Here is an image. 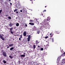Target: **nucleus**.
Masks as SVG:
<instances>
[{
  "label": "nucleus",
  "mask_w": 65,
  "mask_h": 65,
  "mask_svg": "<svg viewBox=\"0 0 65 65\" xmlns=\"http://www.w3.org/2000/svg\"><path fill=\"white\" fill-rule=\"evenodd\" d=\"M63 60V61H64V62H65V59H62Z\"/></svg>",
  "instance_id": "obj_38"
},
{
  "label": "nucleus",
  "mask_w": 65,
  "mask_h": 65,
  "mask_svg": "<svg viewBox=\"0 0 65 65\" xmlns=\"http://www.w3.org/2000/svg\"><path fill=\"white\" fill-rule=\"evenodd\" d=\"M20 57H25V55H20Z\"/></svg>",
  "instance_id": "obj_8"
},
{
  "label": "nucleus",
  "mask_w": 65,
  "mask_h": 65,
  "mask_svg": "<svg viewBox=\"0 0 65 65\" xmlns=\"http://www.w3.org/2000/svg\"><path fill=\"white\" fill-rule=\"evenodd\" d=\"M52 34H53V32H52L50 34V35H52Z\"/></svg>",
  "instance_id": "obj_40"
},
{
  "label": "nucleus",
  "mask_w": 65,
  "mask_h": 65,
  "mask_svg": "<svg viewBox=\"0 0 65 65\" xmlns=\"http://www.w3.org/2000/svg\"><path fill=\"white\" fill-rule=\"evenodd\" d=\"M9 46H8L7 47V48H9Z\"/></svg>",
  "instance_id": "obj_43"
},
{
  "label": "nucleus",
  "mask_w": 65,
  "mask_h": 65,
  "mask_svg": "<svg viewBox=\"0 0 65 65\" xmlns=\"http://www.w3.org/2000/svg\"><path fill=\"white\" fill-rule=\"evenodd\" d=\"M20 38H22V35H21Z\"/></svg>",
  "instance_id": "obj_36"
},
{
  "label": "nucleus",
  "mask_w": 65,
  "mask_h": 65,
  "mask_svg": "<svg viewBox=\"0 0 65 65\" xmlns=\"http://www.w3.org/2000/svg\"><path fill=\"white\" fill-rule=\"evenodd\" d=\"M2 10H0V14H1V12H2Z\"/></svg>",
  "instance_id": "obj_31"
},
{
  "label": "nucleus",
  "mask_w": 65,
  "mask_h": 65,
  "mask_svg": "<svg viewBox=\"0 0 65 65\" xmlns=\"http://www.w3.org/2000/svg\"><path fill=\"white\" fill-rule=\"evenodd\" d=\"M41 51H43V48H41Z\"/></svg>",
  "instance_id": "obj_29"
},
{
  "label": "nucleus",
  "mask_w": 65,
  "mask_h": 65,
  "mask_svg": "<svg viewBox=\"0 0 65 65\" xmlns=\"http://www.w3.org/2000/svg\"><path fill=\"white\" fill-rule=\"evenodd\" d=\"M3 62L4 63V64L6 63V61L5 60H3Z\"/></svg>",
  "instance_id": "obj_11"
},
{
  "label": "nucleus",
  "mask_w": 65,
  "mask_h": 65,
  "mask_svg": "<svg viewBox=\"0 0 65 65\" xmlns=\"http://www.w3.org/2000/svg\"><path fill=\"white\" fill-rule=\"evenodd\" d=\"M2 35L0 34V38H2Z\"/></svg>",
  "instance_id": "obj_27"
},
{
  "label": "nucleus",
  "mask_w": 65,
  "mask_h": 65,
  "mask_svg": "<svg viewBox=\"0 0 65 65\" xmlns=\"http://www.w3.org/2000/svg\"><path fill=\"white\" fill-rule=\"evenodd\" d=\"M9 46H13V44H9Z\"/></svg>",
  "instance_id": "obj_15"
},
{
  "label": "nucleus",
  "mask_w": 65,
  "mask_h": 65,
  "mask_svg": "<svg viewBox=\"0 0 65 65\" xmlns=\"http://www.w3.org/2000/svg\"><path fill=\"white\" fill-rule=\"evenodd\" d=\"M3 56H4V57H6L7 56V54L5 52H3Z\"/></svg>",
  "instance_id": "obj_3"
},
{
  "label": "nucleus",
  "mask_w": 65,
  "mask_h": 65,
  "mask_svg": "<svg viewBox=\"0 0 65 65\" xmlns=\"http://www.w3.org/2000/svg\"><path fill=\"white\" fill-rule=\"evenodd\" d=\"M10 33H11V34H13V32L12 31V30L10 31Z\"/></svg>",
  "instance_id": "obj_21"
},
{
  "label": "nucleus",
  "mask_w": 65,
  "mask_h": 65,
  "mask_svg": "<svg viewBox=\"0 0 65 65\" xmlns=\"http://www.w3.org/2000/svg\"><path fill=\"white\" fill-rule=\"evenodd\" d=\"M19 12L18 11H17L16 12H15L16 13H18Z\"/></svg>",
  "instance_id": "obj_37"
},
{
  "label": "nucleus",
  "mask_w": 65,
  "mask_h": 65,
  "mask_svg": "<svg viewBox=\"0 0 65 65\" xmlns=\"http://www.w3.org/2000/svg\"><path fill=\"white\" fill-rule=\"evenodd\" d=\"M6 17H7V16H8V15H6Z\"/></svg>",
  "instance_id": "obj_45"
},
{
  "label": "nucleus",
  "mask_w": 65,
  "mask_h": 65,
  "mask_svg": "<svg viewBox=\"0 0 65 65\" xmlns=\"http://www.w3.org/2000/svg\"><path fill=\"white\" fill-rule=\"evenodd\" d=\"M5 4H7V3L6 2Z\"/></svg>",
  "instance_id": "obj_50"
},
{
  "label": "nucleus",
  "mask_w": 65,
  "mask_h": 65,
  "mask_svg": "<svg viewBox=\"0 0 65 65\" xmlns=\"http://www.w3.org/2000/svg\"><path fill=\"white\" fill-rule=\"evenodd\" d=\"M12 29H13V28H11L10 29V31H12Z\"/></svg>",
  "instance_id": "obj_28"
},
{
  "label": "nucleus",
  "mask_w": 65,
  "mask_h": 65,
  "mask_svg": "<svg viewBox=\"0 0 65 65\" xmlns=\"http://www.w3.org/2000/svg\"><path fill=\"white\" fill-rule=\"evenodd\" d=\"M6 46H8V45H6Z\"/></svg>",
  "instance_id": "obj_52"
},
{
  "label": "nucleus",
  "mask_w": 65,
  "mask_h": 65,
  "mask_svg": "<svg viewBox=\"0 0 65 65\" xmlns=\"http://www.w3.org/2000/svg\"><path fill=\"white\" fill-rule=\"evenodd\" d=\"M30 1H32V0H30Z\"/></svg>",
  "instance_id": "obj_58"
},
{
  "label": "nucleus",
  "mask_w": 65,
  "mask_h": 65,
  "mask_svg": "<svg viewBox=\"0 0 65 65\" xmlns=\"http://www.w3.org/2000/svg\"><path fill=\"white\" fill-rule=\"evenodd\" d=\"M30 38H31V36H30V35H29L28 36V38L29 39H30Z\"/></svg>",
  "instance_id": "obj_16"
},
{
  "label": "nucleus",
  "mask_w": 65,
  "mask_h": 65,
  "mask_svg": "<svg viewBox=\"0 0 65 65\" xmlns=\"http://www.w3.org/2000/svg\"><path fill=\"white\" fill-rule=\"evenodd\" d=\"M48 44H47V46H49V45H48Z\"/></svg>",
  "instance_id": "obj_46"
},
{
  "label": "nucleus",
  "mask_w": 65,
  "mask_h": 65,
  "mask_svg": "<svg viewBox=\"0 0 65 65\" xmlns=\"http://www.w3.org/2000/svg\"><path fill=\"white\" fill-rule=\"evenodd\" d=\"M48 48V47H45V48H44V49L45 50H47V48Z\"/></svg>",
  "instance_id": "obj_26"
},
{
  "label": "nucleus",
  "mask_w": 65,
  "mask_h": 65,
  "mask_svg": "<svg viewBox=\"0 0 65 65\" xmlns=\"http://www.w3.org/2000/svg\"><path fill=\"white\" fill-rule=\"evenodd\" d=\"M34 0L35 1V0Z\"/></svg>",
  "instance_id": "obj_63"
},
{
  "label": "nucleus",
  "mask_w": 65,
  "mask_h": 65,
  "mask_svg": "<svg viewBox=\"0 0 65 65\" xmlns=\"http://www.w3.org/2000/svg\"><path fill=\"white\" fill-rule=\"evenodd\" d=\"M9 25H10V27H12V24H9Z\"/></svg>",
  "instance_id": "obj_22"
},
{
  "label": "nucleus",
  "mask_w": 65,
  "mask_h": 65,
  "mask_svg": "<svg viewBox=\"0 0 65 65\" xmlns=\"http://www.w3.org/2000/svg\"><path fill=\"white\" fill-rule=\"evenodd\" d=\"M29 25H31L32 26L33 25H34V24L33 23H29Z\"/></svg>",
  "instance_id": "obj_7"
},
{
  "label": "nucleus",
  "mask_w": 65,
  "mask_h": 65,
  "mask_svg": "<svg viewBox=\"0 0 65 65\" xmlns=\"http://www.w3.org/2000/svg\"><path fill=\"white\" fill-rule=\"evenodd\" d=\"M1 39L2 40H5V39L4 38V37H2V38H1Z\"/></svg>",
  "instance_id": "obj_10"
},
{
  "label": "nucleus",
  "mask_w": 65,
  "mask_h": 65,
  "mask_svg": "<svg viewBox=\"0 0 65 65\" xmlns=\"http://www.w3.org/2000/svg\"><path fill=\"white\" fill-rule=\"evenodd\" d=\"M32 3H33V2Z\"/></svg>",
  "instance_id": "obj_61"
},
{
  "label": "nucleus",
  "mask_w": 65,
  "mask_h": 65,
  "mask_svg": "<svg viewBox=\"0 0 65 65\" xmlns=\"http://www.w3.org/2000/svg\"><path fill=\"white\" fill-rule=\"evenodd\" d=\"M17 8H18L19 9H20V8H21V6L20 5V4H18L17 6Z\"/></svg>",
  "instance_id": "obj_5"
},
{
  "label": "nucleus",
  "mask_w": 65,
  "mask_h": 65,
  "mask_svg": "<svg viewBox=\"0 0 65 65\" xmlns=\"http://www.w3.org/2000/svg\"><path fill=\"white\" fill-rule=\"evenodd\" d=\"M18 62L19 63V64H20V60H19L18 61Z\"/></svg>",
  "instance_id": "obj_39"
},
{
  "label": "nucleus",
  "mask_w": 65,
  "mask_h": 65,
  "mask_svg": "<svg viewBox=\"0 0 65 65\" xmlns=\"http://www.w3.org/2000/svg\"><path fill=\"white\" fill-rule=\"evenodd\" d=\"M47 19H48V17H47Z\"/></svg>",
  "instance_id": "obj_59"
},
{
  "label": "nucleus",
  "mask_w": 65,
  "mask_h": 65,
  "mask_svg": "<svg viewBox=\"0 0 65 65\" xmlns=\"http://www.w3.org/2000/svg\"><path fill=\"white\" fill-rule=\"evenodd\" d=\"M14 49V47H11V48H10V51H12V50H13Z\"/></svg>",
  "instance_id": "obj_12"
},
{
  "label": "nucleus",
  "mask_w": 65,
  "mask_h": 65,
  "mask_svg": "<svg viewBox=\"0 0 65 65\" xmlns=\"http://www.w3.org/2000/svg\"><path fill=\"white\" fill-rule=\"evenodd\" d=\"M21 38H19V40H21Z\"/></svg>",
  "instance_id": "obj_42"
},
{
  "label": "nucleus",
  "mask_w": 65,
  "mask_h": 65,
  "mask_svg": "<svg viewBox=\"0 0 65 65\" xmlns=\"http://www.w3.org/2000/svg\"><path fill=\"white\" fill-rule=\"evenodd\" d=\"M38 47H40V46H38Z\"/></svg>",
  "instance_id": "obj_48"
},
{
  "label": "nucleus",
  "mask_w": 65,
  "mask_h": 65,
  "mask_svg": "<svg viewBox=\"0 0 65 65\" xmlns=\"http://www.w3.org/2000/svg\"><path fill=\"white\" fill-rule=\"evenodd\" d=\"M61 56L62 57H63V56H65V54L64 53L63 54L61 55Z\"/></svg>",
  "instance_id": "obj_14"
},
{
  "label": "nucleus",
  "mask_w": 65,
  "mask_h": 65,
  "mask_svg": "<svg viewBox=\"0 0 65 65\" xmlns=\"http://www.w3.org/2000/svg\"><path fill=\"white\" fill-rule=\"evenodd\" d=\"M10 24H11V23H10Z\"/></svg>",
  "instance_id": "obj_60"
},
{
  "label": "nucleus",
  "mask_w": 65,
  "mask_h": 65,
  "mask_svg": "<svg viewBox=\"0 0 65 65\" xmlns=\"http://www.w3.org/2000/svg\"><path fill=\"white\" fill-rule=\"evenodd\" d=\"M26 35L27 33H26V32H23V35L24 36H26Z\"/></svg>",
  "instance_id": "obj_6"
},
{
  "label": "nucleus",
  "mask_w": 65,
  "mask_h": 65,
  "mask_svg": "<svg viewBox=\"0 0 65 65\" xmlns=\"http://www.w3.org/2000/svg\"><path fill=\"white\" fill-rule=\"evenodd\" d=\"M30 22H33V21L32 20H31L30 21Z\"/></svg>",
  "instance_id": "obj_35"
},
{
  "label": "nucleus",
  "mask_w": 65,
  "mask_h": 65,
  "mask_svg": "<svg viewBox=\"0 0 65 65\" xmlns=\"http://www.w3.org/2000/svg\"><path fill=\"white\" fill-rule=\"evenodd\" d=\"M39 33H40V32H39V31L37 32V34H39Z\"/></svg>",
  "instance_id": "obj_34"
},
{
  "label": "nucleus",
  "mask_w": 65,
  "mask_h": 65,
  "mask_svg": "<svg viewBox=\"0 0 65 65\" xmlns=\"http://www.w3.org/2000/svg\"><path fill=\"white\" fill-rule=\"evenodd\" d=\"M16 26H19V23H17L16 24Z\"/></svg>",
  "instance_id": "obj_19"
},
{
  "label": "nucleus",
  "mask_w": 65,
  "mask_h": 65,
  "mask_svg": "<svg viewBox=\"0 0 65 65\" xmlns=\"http://www.w3.org/2000/svg\"><path fill=\"white\" fill-rule=\"evenodd\" d=\"M42 15H43V14H42Z\"/></svg>",
  "instance_id": "obj_55"
},
{
  "label": "nucleus",
  "mask_w": 65,
  "mask_h": 65,
  "mask_svg": "<svg viewBox=\"0 0 65 65\" xmlns=\"http://www.w3.org/2000/svg\"><path fill=\"white\" fill-rule=\"evenodd\" d=\"M52 41L53 42L54 41V38H52Z\"/></svg>",
  "instance_id": "obj_33"
},
{
  "label": "nucleus",
  "mask_w": 65,
  "mask_h": 65,
  "mask_svg": "<svg viewBox=\"0 0 65 65\" xmlns=\"http://www.w3.org/2000/svg\"><path fill=\"white\" fill-rule=\"evenodd\" d=\"M59 60H60V57H58L57 59V61H59Z\"/></svg>",
  "instance_id": "obj_9"
},
{
  "label": "nucleus",
  "mask_w": 65,
  "mask_h": 65,
  "mask_svg": "<svg viewBox=\"0 0 65 65\" xmlns=\"http://www.w3.org/2000/svg\"><path fill=\"white\" fill-rule=\"evenodd\" d=\"M48 36L45 37V39H46V38H48Z\"/></svg>",
  "instance_id": "obj_32"
},
{
  "label": "nucleus",
  "mask_w": 65,
  "mask_h": 65,
  "mask_svg": "<svg viewBox=\"0 0 65 65\" xmlns=\"http://www.w3.org/2000/svg\"><path fill=\"white\" fill-rule=\"evenodd\" d=\"M46 6H45V7L46 8Z\"/></svg>",
  "instance_id": "obj_51"
},
{
  "label": "nucleus",
  "mask_w": 65,
  "mask_h": 65,
  "mask_svg": "<svg viewBox=\"0 0 65 65\" xmlns=\"http://www.w3.org/2000/svg\"><path fill=\"white\" fill-rule=\"evenodd\" d=\"M15 1H17V0H15Z\"/></svg>",
  "instance_id": "obj_53"
},
{
  "label": "nucleus",
  "mask_w": 65,
  "mask_h": 65,
  "mask_svg": "<svg viewBox=\"0 0 65 65\" xmlns=\"http://www.w3.org/2000/svg\"><path fill=\"white\" fill-rule=\"evenodd\" d=\"M36 27L35 26H34V27L32 28V29L34 31H36Z\"/></svg>",
  "instance_id": "obj_4"
},
{
  "label": "nucleus",
  "mask_w": 65,
  "mask_h": 65,
  "mask_svg": "<svg viewBox=\"0 0 65 65\" xmlns=\"http://www.w3.org/2000/svg\"><path fill=\"white\" fill-rule=\"evenodd\" d=\"M18 10V9H16L15 10H14V12H15V11H17Z\"/></svg>",
  "instance_id": "obj_23"
},
{
  "label": "nucleus",
  "mask_w": 65,
  "mask_h": 65,
  "mask_svg": "<svg viewBox=\"0 0 65 65\" xmlns=\"http://www.w3.org/2000/svg\"><path fill=\"white\" fill-rule=\"evenodd\" d=\"M33 47L34 49H35L36 48V46L35 45H33Z\"/></svg>",
  "instance_id": "obj_13"
},
{
  "label": "nucleus",
  "mask_w": 65,
  "mask_h": 65,
  "mask_svg": "<svg viewBox=\"0 0 65 65\" xmlns=\"http://www.w3.org/2000/svg\"><path fill=\"white\" fill-rule=\"evenodd\" d=\"M44 22H45V23L44 25V27L46 29H47V27L48 26H50L48 24V23L47 22L48 21V20H46V19H44Z\"/></svg>",
  "instance_id": "obj_1"
},
{
  "label": "nucleus",
  "mask_w": 65,
  "mask_h": 65,
  "mask_svg": "<svg viewBox=\"0 0 65 65\" xmlns=\"http://www.w3.org/2000/svg\"><path fill=\"white\" fill-rule=\"evenodd\" d=\"M20 12H22V10H20Z\"/></svg>",
  "instance_id": "obj_44"
},
{
  "label": "nucleus",
  "mask_w": 65,
  "mask_h": 65,
  "mask_svg": "<svg viewBox=\"0 0 65 65\" xmlns=\"http://www.w3.org/2000/svg\"><path fill=\"white\" fill-rule=\"evenodd\" d=\"M12 65H13V64H12Z\"/></svg>",
  "instance_id": "obj_62"
},
{
  "label": "nucleus",
  "mask_w": 65,
  "mask_h": 65,
  "mask_svg": "<svg viewBox=\"0 0 65 65\" xmlns=\"http://www.w3.org/2000/svg\"><path fill=\"white\" fill-rule=\"evenodd\" d=\"M36 44H38V43H39V42H38V41L37 40L36 41Z\"/></svg>",
  "instance_id": "obj_17"
},
{
  "label": "nucleus",
  "mask_w": 65,
  "mask_h": 65,
  "mask_svg": "<svg viewBox=\"0 0 65 65\" xmlns=\"http://www.w3.org/2000/svg\"><path fill=\"white\" fill-rule=\"evenodd\" d=\"M30 39H28H28H27V41H30Z\"/></svg>",
  "instance_id": "obj_25"
},
{
  "label": "nucleus",
  "mask_w": 65,
  "mask_h": 65,
  "mask_svg": "<svg viewBox=\"0 0 65 65\" xmlns=\"http://www.w3.org/2000/svg\"><path fill=\"white\" fill-rule=\"evenodd\" d=\"M8 18L9 19H11V17H8Z\"/></svg>",
  "instance_id": "obj_24"
},
{
  "label": "nucleus",
  "mask_w": 65,
  "mask_h": 65,
  "mask_svg": "<svg viewBox=\"0 0 65 65\" xmlns=\"http://www.w3.org/2000/svg\"><path fill=\"white\" fill-rule=\"evenodd\" d=\"M25 26L26 27H27V24H25Z\"/></svg>",
  "instance_id": "obj_41"
},
{
  "label": "nucleus",
  "mask_w": 65,
  "mask_h": 65,
  "mask_svg": "<svg viewBox=\"0 0 65 65\" xmlns=\"http://www.w3.org/2000/svg\"><path fill=\"white\" fill-rule=\"evenodd\" d=\"M10 4H11V5H12V3H10Z\"/></svg>",
  "instance_id": "obj_49"
},
{
  "label": "nucleus",
  "mask_w": 65,
  "mask_h": 65,
  "mask_svg": "<svg viewBox=\"0 0 65 65\" xmlns=\"http://www.w3.org/2000/svg\"><path fill=\"white\" fill-rule=\"evenodd\" d=\"M16 19H17V18H16Z\"/></svg>",
  "instance_id": "obj_56"
},
{
  "label": "nucleus",
  "mask_w": 65,
  "mask_h": 65,
  "mask_svg": "<svg viewBox=\"0 0 65 65\" xmlns=\"http://www.w3.org/2000/svg\"><path fill=\"white\" fill-rule=\"evenodd\" d=\"M9 1H10L11 0H9Z\"/></svg>",
  "instance_id": "obj_57"
},
{
  "label": "nucleus",
  "mask_w": 65,
  "mask_h": 65,
  "mask_svg": "<svg viewBox=\"0 0 65 65\" xmlns=\"http://www.w3.org/2000/svg\"><path fill=\"white\" fill-rule=\"evenodd\" d=\"M65 65V62L63 61V60H62V61H61V62L60 63V62L58 61L57 62V65Z\"/></svg>",
  "instance_id": "obj_2"
},
{
  "label": "nucleus",
  "mask_w": 65,
  "mask_h": 65,
  "mask_svg": "<svg viewBox=\"0 0 65 65\" xmlns=\"http://www.w3.org/2000/svg\"><path fill=\"white\" fill-rule=\"evenodd\" d=\"M52 35H51L50 36V37H52Z\"/></svg>",
  "instance_id": "obj_47"
},
{
  "label": "nucleus",
  "mask_w": 65,
  "mask_h": 65,
  "mask_svg": "<svg viewBox=\"0 0 65 65\" xmlns=\"http://www.w3.org/2000/svg\"><path fill=\"white\" fill-rule=\"evenodd\" d=\"M9 58H10L11 59H12V58H13V57H12L10 56H9Z\"/></svg>",
  "instance_id": "obj_18"
},
{
  "label": "nucleus",
  "mask_w": 65,
  "mask_h": 65,
  "mask_svg": "<svg viewBox=\"0 0 65 65\" xmlns=\"http://www.w3.org/2000/svg\"><path fill=\"white\" fill-rule=\"evenodd\" d=\"M60 51L61 53H64V52H63V50H61V49H60Z\"/></svg>",
  "instance_id": "obj_20"
},
{
  "label": "nucleus",
  "mask_w": 65,
  "mask_h": 65,
  "mask_svg": "<svg viewBox=\"0 0 65 65\" xmlns=\"http://www.w3.org/2000/svg\"><path fill=\"white\" fill-rule=\"evenodd\" d=\"M46 10H44V11H43V12H46Z\"/></svg>",
  "instance_id": "obj_30"
},
{
  "label": "nucleus",
  "mask_w": 65,
  "mask_h": 65,
  "mask_svg": "<svg viewBox=\"0 0 65 65\" xmlns=\"http://www.w3.org/2000/svg\"><path fill=\"white\" fill-rule=\"evenodd\" d=\"M36 21H37V20L36 19Z\"/></svg>",
  "instance_id": "obj_54"
}]
</instances>
